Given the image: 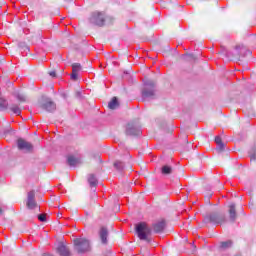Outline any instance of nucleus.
Returning <instances> with one entry per match:
<instances>
[{
    "label": "nucleus",
    "instance_id": "1",
    "mask_svg": "<svg viewBox=\"0 0 256 256\" xmlns=\"http://www.w3.org/2000/svg\"><path fill=\"white\" fill-rule=\"evenodd\" d=\"M90 23L97 27H103L105 25H113L115 23V17L105 16L102 12H93L90 17Z\"/></svg>",
    "mask_w": 256,
    "mask_h": 256
},
{
    "label": "nucleus",
    "instance_id": "2",
    "mask_svg": "<svg viewBox=\"0 0 256 256\" xmlns=\"http://www.w3.org/2000/svg\"><path fill=\"white\" fill-rule=\"evenodd\" d=\"M74 249L77 253H87L91 251V244L86 238L74 239Z\"/></svg>",
    "mask_w": 256,
    "mask_h": 256
},
{
    "label": "nucleus",
    "instance_id": "3",
    "mask_svg": "<svg viewBox=\"0 0 256 256\" xmlns=\"http://www.w3.org/2000/svg\"><path fill=\"white\" fill-rule=\"evenodd\" d=\"M136 233L141 241H147L149 235H151V228L145 222H141L136 225Z\"/></svg>",
    "mask_w": 256,
    "mask_h": 256
},
{
    "label": "nucleus",
    "instance_id": "4",
    "mask_svg": "<svg viewBox=\"0 0 256 256\" xmlns=\"http://www.w3.org/2000/svg\"><path fill=\"white\" fill-rule=\"evenodd\" d=\"M145 87L142 90V99H153L155 97V82L147 81L144 83Z\"/></svg>",
    "mask_w": 256,
    "mask_h": 256
},
{
    "label": "nucleus",
    "instance_id": "5",
    "mask_svg": "<svg viewBox=\"0 0 256 256\" xmlns=\"http://www.w3.org/2000/svg\"><path fill=\"white\" fill-rule=\"evenodd\" d=\"M17 146L20 151H26V152H31L33 151V145L23 139H18L17 141Z\"/></svg>",
    "mask_w": 256,
    "mask_h": 256
},
{
    "label": "nucleus",
    "instance_id": "6",
    "mask_svg": "<svg viewBox=\"0 0 256 256\" xmlns=\"http://www.w3.org/2000/svg\"><path fill=\"white\" fill-rule=\"evenodd\" d=\"M28 209H37V201H35V191L28 192L27 203Z\"/></svg>",
    "mask_w": 256,
    "mask_h": 256
},
{
    "label": "nucleus",
    "instance_id": "7",
    "mask_svg": "<svg viewBox=\"0 0 256 256\" xmlns=\"http://www.w3.org/2000/svg\"><path fill=\"white\" fill-rule=\"evenodd\" d=\"M126 135L137 137L141 135V129L129 123L126 127Z\"/></svg>",
    "mask_w": 256,
    "mask_h": 256
},
{
    "label": "nucleus",
    "instance_id": "8",
    "mask_svg": "<svg viewBox=\"0 0 256 256\" xmlns=\"http://www.w3.org/2000/svg\"><path fill=\"white\" fill-rule=\"evenodd\" d=\"M166 225L167 224L165 222V219H163V218L158 220V221H156L153 224V226H152L154 233H161V232H163L165 227H166Z\"/></svg>",
    "mask_w": 256,
    "mask_h": 256
},
{
    "label": "nucleus",
    "instance_id": "9",
    "mask_svg": "<svg viewBox=\"0 0 256 256\" xmlns=\"http://www.w3.org/2000/svg\"><path fill=\"white\" fill-rule=\"evenodd\" d=\"M56 253H58V255L60 256H71V251L69 250V248L63 244V243H59L56 247Z\"/></svg>",
    "mask_w": 256,
    "mask_h": 256
},
{
    "label": "nucleus",
    "instance_id": "10",
    "mask_svg": "<svg viewBox=\"0 0 256 256\" xmlns=\"http://www.w3.org/2000/svg\"><path fill=\"white\" fill-rule=\"evenodd\" d=\"M209 221L211 223H215L217 225H221V223H225V215H219V214H211L209 216Z\"/></svg>",
    "mask_w": 256,
    "mask_h": 256
},
{
    "label": "nucleus",
    "instance_id": "11",
    "mask_svg": "<svg viewBox=\"0 0 256 256\" xmlns=\"http://www.w3.org/2000/svg\"><path fill=\"white\" fill-rule=\"evenodd\" d=\"M42 109H45V111H49L51 113L52 111H55L57 109V106L55 105V102L47 99L45 103L42 104Z\"/></svg>",
    "mask_w": 256,
    "mask_h": 256
},
{
    "label": "nucleus",
    "instance_id": "12",
    "mask_svg": "<svg viewBox=\"0 0 256 256\" xmlns=\"http://www.w3.org/2000/svg\"><path fill=\"white\" fill-rule=\"evenodd\" d=\"M99 236L103 245H107V237H109V231L107 230V228L102 227L99 231Z\"/></svg>",
    "mask_w": 256,
    "mask_h": 256
},
{
    "label": "nucleus",
    "instance_id": "13",
    "mask_svg": "<svg viewBox=\"0 0 256 256\" xmlns=\"http://www.w3.org/2000/svg\"><path fill=\"white\" fill-rule=\"evenodd\" d=\"M67 163L70 167H77V165L81 164V158H75V156H68Z\"/></svg>",
    "mask_w": 256,
    "mask_h": 256
},
{
    "label": "nucleus",
    "instance_id": "14",
    "mask_svg": "<svg viewBox=\"0 0 256 256\" xmlns=\"http://www.w3.org/2000/svg\"><path fill=\"white\" fill-rule=\"evenodd\" d=\"M229 215H230V221H235L237 219V212L235 210V204H230L229 206Z\"/></svg>",
    "mask_w": 256,
    "mask_h": 256
},
{
    "label": "nucleus",
    "instance_id": "15",
    "mask_svg": "<svg viewBox=\"0 0 256 256\" xmlns=\"http://www.w3.org/2000/svg\"><path fill=\"white\" fill-rule=\"evenodd\" d=\"M161 173L162 175H171V173H173V168L169 165H164L161 168Z\"/></svg>",
    "mask_w": 256,
    "mask_h": 256
},
{
    "label": "nucleus",
    "instance_id": "16",
    "mask_svg": "<svg viewBox=\"0 0 256 256\" xmlns=\"http://www.w3.org/2000/svg\"><path fill=\"white\" fill-rule=\"evenodd\" d=\"M109 109H117L119 107V100L117 97H113L112 100L108 104Z\"/></svg>",
    "mask_w": 256,
    "mask_h": 256
},
{
    "label": "nucleus",
    "instance_id": "17",
    "mask_svg": "<svg viewBox=\"0 0 256 256\" xmlns=\"http://www.w3.org/2000/svg\"><path fill=\"white\" fill-rule=\"evenodd\" d=\"M88 183L90 187H97V178L95 177V175L90 174L88 176Z\"/></svg>",
    "mask_w": 256,
    "mask_h": 256
},
{
    "label": "nucleus",
    "instance_id": "18",
    "mask_svg": "<svg viewBox=\"0 0 256 256\" xmlns=\"http://www.w3.org/2000/svg\"><path fill=\"white\" fill-rule=\"evenodd\" d=\"M10 111H12V113H14V115H21V108L17 104H13L10 107Z\"/></svg>",
    "mask_w": 256,
    "mask_h": 256
},
{
    "label": "nucleus",
    "instance_id": "19",
    "mask_svg": "<svg viewBox=\"0 0 256 256\" xmlns=\"http://www.w3.org/2000/svg\"><path fill=\"white\" fill-rule=\"evenodd\" d=\"M9 107V103H7V100L0 98V111H5Z\"/></svg>",
    "mask_w": 256,
    "mask_h": 256
},
{
    "label": "nucleus",
    "instance_id": "20",
    "mask_svg": "<svg viewBox=\"0 0 256 256\" xmlns=\"http://www.w3.org/2000/svg\"><path fill=\"white\" fill-rule=\"evenodd\" d=\"M232 245H233V242L231 240H228L225 242H221L220 248L221 249H229V247H231Z\"/></svg>",
    "mask_w": 256,
    "mask_h": 256
},
{
    "label": "nucleus",
    "instance_id": "21",
    "mask_svg": "<svg viewBox=\"0 0 256 256\" xmlns=\"http://www.w3.org/2000/svg\"><path fill=\"white\" fill-rule=\"evenodd\" d=\"M114 167L115 169H117L118 171H123V169L125 168V164L121 161H116L114 163Z\"/></svg>",
    "mask_w": 256,
    "mask_h": 256
},
{
    "label": "nucleus",
    "instance_id": "22",
    "mask_svg": "<svg viewBox=\"0 0 256 256\" xmlns=\"http://www.w3.org/2000/svg\"><path fill=\"white\" fill-rule=\"evenodd\" d=\"M235 49H236V50L241 49L240 54L243 53V51H245L246 55H251V51L247 50V48H245V46H243V45H237V46L235 47Z\"/></svg>",
    "mask_w": 256,
    "mask_h": 256
},
{
    "label": "nucleus",
    "instance_id": "23",
    "mask_svg": "<svg viewBox=\"0 0 256 256\" xmlns=\"http://www.w3.org/2000/svg\"><path fill=\"white\" fill-rule=\"evenodd\" d=\"M81 71V64L79 63H74L72 65V72L73 73H79Z\"/></svg>",
    "mask_w": 256,
    "mask_h": 256
},
{
    "label": "nucleus",
    "instance_id": "24",
    "mask_svg": "<svg viewBox=\"0 0 256 256\" xmlns=\"http://www.w3.org/2000/svg\"><path fill=\"white\" fill-rule=\"evenodd\" d=\"M16 97L21 103H25L27 101V98L22 94H18Z\"/></svg>",
    "mask_w": 256,
    "mask_h": 256
},
{
    "label": "nucleus",
    "instance_id": "25",
    "mask_svg": "<svg viewBox=\"0 0 256 256\" xmlns=\"http://www.w3.org/2000/svg\"><path fill=\"white\" fill-rule=\"evenodd\" d=\"M38 219L42 222L45 223L47 221V214H39Z\"/></svg>",
    "mask_w": 256,
    "mask_h": 256
},
{
    "label": "nucleus",
    "instance_id": "26",
    "mask_svg": "<svg viewBox=\"0 0 256 256\" xmlns=\"http://www.w3.org/2000/svg\"><path fill=\"white\" fill-rule=\"evenodd\" d=\"M217 151H225V144L221 142L220 144H217Z\"/></svg>",
    "mask_w": 256,
    "mask_h": 256
},
{
    "label": "nucleus",
    "instance_id": "27",
    "mask_svg": "<svg viewBox=\"0 0 256 256\" xmlns=\"http://www.w3.org/2000/svg\"><path fill=\"white\" fill-rule=\"evenodd\" d=\"M79 76L78 72H72L71 74V79L72 81H77V77Z\"/></svg>",
    "mask_w": 256,
    "mask_h": 256
},
{
    "label": "nucleus",
    "instance_id": "28",
    "mask_svg": "<svg viewBox=\"0 0 256 256\" xmlns=\"http://www.w3.org/2000/svg\"><path fill=\"white\" fill-rule=\"evenodd\" d=\"M215 143H216V145H218L220 143H223V140H221V138L219 136H216L215 137Z\"/></svg>",
    "mask_w": 256,
    "mask_h": 256
},
{
    "label": "nucleus",
    "instance_id": "29",
    "mask_svg": "<svg viewBox=\"0 0 256 256\" xmlns=\"http://www.w3.org/2000/svg\"><path fill=\"white\" fill-rule=\"evenodd\" d=\"M49 75H50V77H56L57 74L55 73V71H52L49 73Z\"/></svg>",
    "mask_w": 256,
    "mask_h": 256
},
{
    "label": "nucleus",
    "instance_id": "30",
    "mask_svg": "<svg viewBox=\"0 0 256 256\" xmlns=\"http://www.w3.org/2000/svg\"><path fill=\"white\" fill-rule=\"evenodd\" d=\"M177 31H181V26L179 24H177Z\"/></svg>",
    "mask_w": 256,
    "mask_h": 256
},
{
    "label": "nucleus",
    "instance_id": "31",
    "mask_svg": "<svg viewBox=\"0 0 256 256\" xmlns=\"http://www.w3.org/2000/svg\"><path fill=\"white\" fill-rule=\"evenodd\" d=\"M188 57H191V55H185L184 58L187 59Z\"/></svg>",
    "mask_w": 256,
    "mask_h": 256
},
{
    "label": "nucleus",
    "instance_id": "32",
    "mask_svg": "<svg viewBox=\"0 0 256 256\" xmlns=\"http://www.w3.org/2000/svg\"><path fill=\"white\" fill-rule=\"evenodd\" d=\"M0 215H3V209L0 208Z\"/></svg>",
    "mask_w": 256,
    "mask_h": 256
},
{
    "label": "nucleus",
    "instance_id": "33",
    "mask_svg": "<svg viewBox=\"0 0 256 256\" xmlns=\"http://www.w3.org/2000/svg\"><path fill=\"white\" fill-rule=\"evenodd\" d=\"M43 256H53V255H51V254H44Z\"/></svg>",
    "mask_w": 256,
    "mask_h": 256
},
{
    "label": "nucleus",
    "instance_id": "34",
    "mask_svg": "<svg viewBox=\"0 0 256 256\" xmlns=\"http://www.w3.org/2000/svg\"><path fill=\"white\" fill-rule=\"evenodd\" d=\"M251 159H255V156H251Z\"/></svg>",
    "mask_w": 256,
    "mask_h": 256
}]
</instances>
